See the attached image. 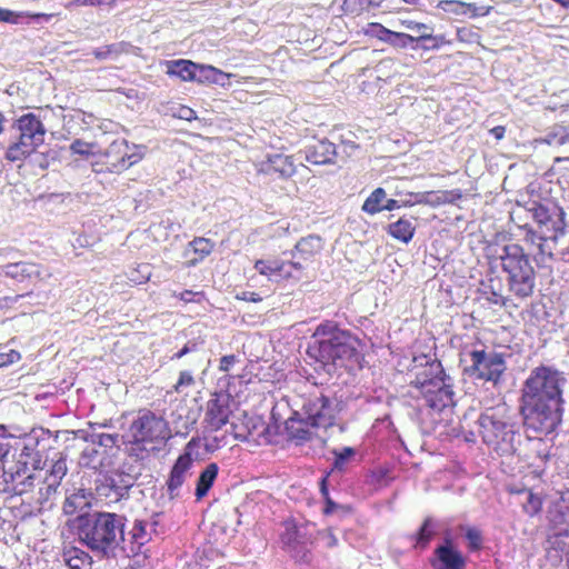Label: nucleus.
<instances>
[{
    "instance_id": "1",
    "label": "nucleus",
    "mask_w": 569,
    "mask_h": 569,
    "mask_svg": "<svg viewBox=\"0 0 569 569\" xmlns=\"http://www.w3.org/2000/svg\"><path fill=\"white\" fill-rule=\"evenodd\" d=\"M566 379L557 369L539 366L522 387V413L528 429L549 435L561 422L562 386Z\"/></svg>"
},
{
    "instance_id": "2",
    "label": "nucleus",
    "mask_w": 569,
    "mask_h": 569,
    "mask_svg": "<svg viewBox=\"0 0 569 569\" xmlns=\"http://www.w3.org/2000/svg\"><path fill=\"white\" fill-rule=\"evenodd\" d=\"M360 341L350 331L341 329L333 321L318 325L308 346L307 355L323 369L352 370L360 365Z\"/></svg>"
},
{
    "instance_id": "3",
    "label": "nucleus",
    "mask_w": 569,
    "mask_h": 569,
    "mask_svg": "<svg viewBox=\"0 0 569 569\" xmlns=\"http://www.w3.org/2000/svg\"><path fill=\"white\" fill-rule=\"evenodd\" d=\"M123 518L116 513L99 512L81 519L78 526V538L89 549L103 556L113 553L124 541Z\"/></svg>"
},
{
    "instance_id": "4",
    "label": "nucleus",
    "mask_w": 569,
    "mask_h": 569,
    "mask_svg": "<svg viewBox=\"0 0 569 569\" xmlns=\"http://www.w3.org/2000/svg\"><path fill=\"white\" fill-rule=\"evenodd\" d=\"M502 271L507 274V286L510 293L523 301L532 297L536 288V271L529 254L516 242L503 247L500 256Z\"/></svg>"
},
{
    "instance_id": "5",
    "label": "nucleus",
    "mask_w": 569,
    "mask_h": 569,
    "mask_svg": "<svg viewBox=\"0 0 569 569\" xmlns=\"http://www.w3.org/2000/svg\"><path fill=\"white\" fill-rule=\"evenodd\" d=\"M429 408L442 411L453 402L452 386L440 361H428L410 383Z\"/></svg>"
},
{
    "instance_id": "6",
    "label": "nucleus",
    "mask_w": 569,
    "mask_h": 569,
    "mask_svg": "<svg viewBox=\"0 0 569 569\" xmlns=\"http://www.w3.org/2000/svg\"><path fill=\"white\" fill-rule=\"evenodd\" d=\"M477 422L481 439L489 448L498 452L512 449L516 425L506 405L486 409Z\"/></svg>"
},
{
    "instance_id": "7",
    "label": "nucleus",
    "mask_w": 569,
    "mask_h": 569,
    "mask_svg": "<svg viewBox=\"0 0 569 569\" xmlns=\"http://www.w3.org/2000/svg\"><path fill=\"white\" fill-rule=\"evenodd\" d=\"M12 129L17 132V137L6 149L4 159L9 162L24 161L43 143L44 124L38 116L29 112L17 118Z\"/></svg>"
},
{
    "instance_id": "8",
    "label": "nucleus",
    "mask_w": 569,
    "mask_h": 569,
    "mask_svg": "<svg viewBox=\"0 0 569 569\" xmlns=\"http://www.w3.org/2000/svg\"><path fill=\"white\" fill-rule=\"evenodd\" d=\"M131 440L138 449H152L164 443L171 437L167 420L150 410L140 411L129 428Z\"/></svg>"
},
{
    "instance_id": "9",
    "label": "nucleus",
    "mask_w": 569,
    "mask_h": 569,
    "mask_svg": "<svg viewBox=\"0 0 569 569\" xmlns=\"http://www.w3.org/2000/svg\"><path fill=\"white\" fill-rule=\"evenodd\" d=\"M468 356L470 365L465 368L467 375L495 385L500 381L506 371V361L502 353L482 348L470 350Z\"/></svg>"
},
{
    "instance_id": "10",
    "label": "nucleus",
    "mask_w": 569,
    "mask_h": 569,
    "mask_svg": "<svg viewBox=\"0 0 569 569\" xmlns=\"http://www.w3.org/2000/svg\"><path fill=\"white\" fill-rule=\"evenodd\" d=\"M300 410L296 411L297 416H306L313 421V425H320L325 429L333 425V408L325 389L316 385L311 386L300 396Z\"/></svg>"
},
{
    "instance_id": "11",
    "label": "nucleus",
    "mask_w": 569,
    "mask_h": 569,
    "mask_svg": "<svg viewBox=\"0 0 569 569\" xmlns=\"http://www.w3.org/2000/svg\"><path fill=\"white\" fill-rule=\"evenodd\" d=\"M253 268L260 276L276 283L298 281L303 273L301 261H295L292 258L283 259L277 256L257 259Z\"/></svg>"
},
{
    "instance_id": "12",
    "label": "nucleus",
    "mask_w": 569,
    "mask_h": 569,
    "mask_svg": "<svg viewBox=\"0 0 569 569\" xmlns=\"http://www.w3.org/2000/svg\"><path fill=\"white\" fill-rule=\"evenodd\" d=\"M140 157L131 151L124 139H118L110 143L101 154V163L111 173H121L139 161Z\"/></svg>"
},
{
    "instance_id": "13",
    "label": "nucleus",
    "mask_w": 569,
    "mask_h": 569,
    "mask_svg": "<svg viewBox=\"0 0 569 569\" xmlns=\"http://www.w3.org/2000/svg\"><path fill=\"white\" fill-rule=\"evenodd\" d=\"M532 218L538 226V233L563 234L566 228L565 212L557 204H536L532 209Z\"/></svg>"
},
{
    "instance_id": "14",
    "label": "nucleus",
    "mask_w": 569,
    "mask_h": 569,
    "mask_svg": "<svg viewBox=\"0 0 569 569\" xmlns=\"http://www.w3.org/2000/svg\"><path fill=\"white\" fill-rule=\"evenodd\" d=\"M550 532L547 540L553 549H562L563 538H569V506L556 503L548 511Z\"/></svg>"
},
{
    "instance_id": "15",
    "label": "nucleus",
    "mask_w": 569,
    "mask_h": 569,
    "mask_svg": "<svg viewBox=\"0 0 569 569\" xmlns=\"http://www.w3.org/2000/svg\"><path fill=\"white\" fill-rule=\"evenodd\" d=\"M283 532L280 535V540L283 547L297 556L298 547L306 543H313V538L308 533V528L313 526L311 522L306 521L298 523L295 518H288L282 522Z\"/></svg>"
},
{
    "instance_id": "16",
    "label": "nucleus",
    "mask_w": 569,
    "mask_h": 569,
    "mask_svg": "<svg viewBox=\"0 0 569 569\" xmlns=\"http://www.w3.org/2000/svg\"><path fill=\"white\" fill-rule=\"evenodd\" d=\"M325 248L323 239L318 234H309L297 241L291 250V258L301 261L302 267L315 263L321 256Z\"/></svg>"
},
{
    "instance_id": "17",
    "label": "nucleus",
    "mask_w": 569,
    "mask_h": 569,
    "mask_svg": "<svg viewBox=\"0 0 569 569\" xmlns=\"http://www.w3.org/2000/svg\"><path fill=\"white\" fill-rule=\"evenodd\" d=\"M435 558L430 560L433 569H466V558L453 547L451 538L435 549Z\"/></svg>"
},
{
    "instance_id": "18",
    "label": "nucleus",
    "mask_w": 569,
    "mask_h": 569,
    "mask_svg": "<svg viewBox=\"0 0 569 569\" xmlns=\"http://www.w3.org/2000/svg\"><path fill=\"white\" fill-rule=\"evenodd\" d=\"M525 230V241L531 244H537L538 252L535 256V259L538 263H545L547 260L552 259L553 249L556 248V242L559 234L550 233H538L536 230L529 227H523Z\"/></svg>"
},
{
    "instance_id": "19",
    "label": "nucleus",
    "mask_w": 569,
    "mask_h": 569,
    "mask_svg": "<svg viewBox=\"0 0 569 569\" xmlns=\"http://www.w3.org/2000/svg\"><path fill=\"white\" fill-rule=\"evenodd\" d=\"M200 70L202 72H208L212 74H222V72L212 66H203V64H197L190 60H173V61H167V74L169 77H177L181 79L182 81H193L196 80L197 70Z\"/></svg>"
},
{
    "instance_id": "20",
    "label": "nucleus",
    "mask_w": 569,
    "mask_h": 569,
    "mask_svg": "<svg viewBox=\"0 0 569 569\" xmlns=\"http://www.w3.org/2000/svg\"><path fill=\"white\" fill-rule=\"evenodd\" d=\"M230 413L228 399L218 396L208 401L204 420L210 429L219 430L227 425Z\"/></svg>"
},
{
    "instance_id": "21",
    "label": "nucleus",
    "mask_w": 569,
    "mask_h": 569,
    "mask_svg": "<svg viewBox=\"0 0 569 569\" xmlns=\"http://www.w3.org/2000/svg\"><path fill=\"white\" fill-rule=\"evenodd\" d=\"M319 428H321L320 425H313L311 419H307L306 416H297L296 412L286 421L289 438L298 442L311 440Z\"/></svg>"
},
{
    "instance_id": "22",
    "label": "nucleus",
    "mask_w": 569,
    "mask_h": 569,
    "mask_svg": "<svg viewBox=\"0 0 569 569\" xmlns=\"http://www.w3.org/2000/svg\"><path fill=\"white\" fill-rule=\"evenodd\" d=\"M262 166L266 173L278 174L282 179L291 178L297 171L293 156L283 153L269 154Z\"/></svg>"
},
{
    "instance_id": "23",
    "label": "nucleus",
    "mask_w": 569,
    "mask_h": 569,
    "mask_svg": "<svg viewBox=\"0 0 569 569\" xmlns=\"http://www.w3.org/2000/svg\"><path fill=\"white\" fill-rule=\"evenodd\" d=\"M214 242L209 238H193L184 251V257L187 258L184 267L191 268L202 262L214 250Z\"/></svg>"
},
{
    "instance_id": "24",
    "label": "nucleus",
    "mask_w": 569,
    "mask_h": 569,
    "mask_svg": "<svg viewBox=\"0 0 569 569\" xmlns=\"http://www.w3.org/2000/svg\"><path fill=\"white\" fill-rule=\"evenodd\" d=\"M192 462V457L189 451H186L177 458L167 480L168 492L171 497L177 495L178 489L186 481L187 473L190 470Z\"/></svg>"
},
{
    "instance_id": "25",
    "label": "nucleus",
    "mask_w": 569,
    "mask_h": 569,
    "mask_svg": "<svg viewBox=\"0 0 569 569\" xmlns=\"http://www.w3.org/2000/svg\"><path fill=\"white\" fill-rule=\"evenodd\" d=\"M3 273L18 282L41 279L42 267L34 262L20 261L4 266Z\"/></svg>"
},
{
    "instance_id": "26",
    "label": "nucleus",
    "mask_w": 569,
    "mask_h": 569,
    "mask_svg": "<svg viewBox=\"0 0 569 569\" xmlns=\"http://www.w3.org/2000/svg\"><path fill=\"white\" fill-rule=\"evenodd\" d=\"M337 157L336 144L327 139L310 146L306 151V160L312 164L333 163Z\"/></svg>"
},
{
    "instance_id": "27",
    "label": "nucleus",
    "mask_w": 569,
    "mask_h": 569,
    "mask_svg": "<svg viewBox=\"0 0 569 569\" xmlns=\"http://www.w3.org/2000/svg\"><path fill=\"white\" fill-rule=\"evenodd\" d=\"M62 560L69 569H91L92 566V557L74 546L63 548Z\"/></svg>"
},
{
    "instance_id": "28",
    "label": "nucleus",
    "mask_w": 569,
    "mask_h": 569,
    "mask_svg": "<svg viewBox=\"0 0 569 569\" xmlns=\"http://www.w3.org/2000/svg\"><path fill=\"white\" fill-rule=\"evenodd\" d=\"M219 472V467L216 462L207 465V467L200 472V476L196 486V499L201 500L204 498L216 481Z\"/></svg>"
},
{
    "instance_id": "29",
    "label": "nucleus",
    "mask_w": 569,
    "mask_h": 569,
    "mask_svg": "<svg viewBox=\"0 0 569 569\" xmlns=\"http://www.w3.org/2000/svg\"><path fill=\"white\" fill-rule=\"evenodd\" d=\"M386 230L387 233L393 239L403 243H408L415 236L416 227L409 219L401 217L396 222L388 224Z\"/></svg>"
},
{
    "instance_id": "30",
    "label": "nucleus",
    "mask_w": 569,
    "mask_h": 569,
    "mask_svg": "<svg viewBox=\"0 0 569 569\" xmlns=\"http://www.w3.org/2000/svg\"><path fill=\"white\" fill-rule=\"evenodd\" d=\"M131 551L137 553L140 548L151 540V531L148 529V522L143 520H136L131 530L129 531Z\"/></svg>"
},
{
    "instance_id": "31",
    "label": "nucleus",
    "mask_w": 569,
    "mask_h": 569,
    "mask_svg": "<svg viewBox=\"0 0 569 569\" xmlns=\"http://www.w3.org/2000/svg\"><path fill=\"white\" fill-rule=\"evenodd\" d=\"M435 536V525L430 517H427L419 530L411 537L415 547L426 549Z\"/></svg>"
},
{
    "instance_id": "32",
    "label": "nucleus",
    "mask_w": 569,
    "mask_h": 569,
    "mask_svg": "<svg viewBox=\"0 0 569 569\" xmlns=\"http://www.w3.org/2000/svg\"><path fill=\"white\" fill-rule=\"evenodd\" d=\"M386 196L387 193L383 188L375 189L370 193V196L365 200L362 204V210L369 214H376L378 212L383 211Z\"/></svg>"
},
{
    "instance_id": "33",
    "label": "nucleus",
    "mask_w": 569,
    "mask_h": 569,
    "mask_svg": "<svg viewBox=\"0 0 569 569\" xmlns=\"http://www.w3.org/2000/svg\"><path fill=\"white\" fill-rule=\"evenodd\" d=\"M519 493L523 495L526 498L521 503L523 512L529 517L539 515L542 510V498L529 489L520 490Z\"/></svg>"
},
{
    "instance_id": "34",
    "label": "nucleus",
    "mask_w": 569,
    "mask_h": 569,
    "mask_svg": "<svg viewBox=\"0 0 569 569\" xmlns=\"http://www.w3.org/2000/svg\"><path fill=\"white\" fill-rule=\"evenodd\" d=\"M429 40L431 41L430 46H423V50H438L443 46H449L452 43L451 40H448L443 34L432 36L431 33L422 32L418 37V41Z\"/></svg>"
},
{
    "instance_id": "35",
    "label": "nucleus",
    "mask_w": 569,
    "mask_h": 569,
    "mask_svg": "<svg viewBox=\"0 0 569 569\" xmlns=\"http://www.w3.org/2000/svg\"><path fill=\"white\" fill-rule=\"evenodd\" d=\"M418 41V37L408 33L391 31L389 44L396 48H407L410 43Z\"/></svg>"
},
{
    "instance_id": "36",
    "label": "nucleus",
    "mask_w": 569,
    "mask_h": 569,
    "mask_svg": "<svg viewBox=\"0 0 569 569\" xmlns=\"http://www.w3.org/2000/svg\"><path fill=\"white\" fill-rule=\"evenodd\" d=\"M392 30L378 22L369 23L366 34L377 38L380 41L388 43Z\"/></svg>"
},
{
    "instance_id": "37",
    "label": "nucleus",
    "mask_w": 569,
    "mask_h": 569,
    "mask_svg": "<svg viewBox=\"0 0 569 569\" xmlns=\"http://www.w3.org/2000/svg\"><path fill=\"white\" fill-rule=\"evenodd\" d=\"M466 539L470 551H478L482 547V533L479 529L469 527L466 530Z\"/></svg>"
},
{
    "instance_id": "38",
    "label": "nucleus",
    "mask_w": 569,
    "mask_h": 569,
    "mask_svg": "<svg viewBox=\"0 0 569 569\" xmlns=\"http://www.w3.org/2000/svg\"><path fill=\"white\" fill-rule=\"evenodd\" d=\"M194 383L196 380L193 375L188 370H183L179 373V378L173 385L172 390L176 393H182L186 389L192 387Z\"/></svg>"
},
{
    "instance_id": "39",
    "label": "nucleus",
    "mask_w": 569,
    "mask_h": 569,
    "mask_svg": "<svg viewBox=\"0 0 569 569\" xmlns=\"http://www.w3.org/2000/svg\"><path fill=\"white\" fill-rule=\"evenodd\" d=\"M333 455H335L333 468L338 469V470H342L345 468L347 461L356 455V451L351 447H345L339 451L335 450Z\"/></svg>"
},
{
    "instance_id": "40",
    "label": "nucleus",
    "mask_w": 569,
    "mask_h": 569,
    "mask_svg": "<svg viewBox=\"0 0 569 569\" xmlns=\"http://www.w3.org/2000/svg\"><path fill=\"white\" fill-rule=\"evenodd\" d=\"M438 8L455 16H463L466 12L463 10V1L459 0H442L438 3Z\"/></svg>"
},
{
    "instance_id": "41",
    "label": "nucleus",
    "mask_w": 569,
    "mask_h": 569,
    "mask_svg": "<svg viewBox=\"0 0 569 569\" xmlns=\"http://www.w3.org/2000/svg\"><path fill=\"white\" fill-rule=\"evenodd\" d=\"M173 297L178 298L180 301L184 303H200L204 299V292L203 291H192V290H183L179 293H173Z\"/></svg>"
},
{
    "instance_id": "42",
    "label": "nucleus",
    "mask_w": 569,
    "mask_h": 569,
    "mask_svg": "<svg viewBox=\"0 0 569 569\" xmlns=\"http://www.w3.org/2000/svg\"><path fill=\"white\" fill-rule=\"evenodd\" d=\"M432 191L427 192H410V199L401 201L402 207H411L415 204H427L429 203V196Z\"/></svg>"
},
{
    "instance_id": "43",
    "label": "nucleus",
    "mask_w": 569,
    "mask_h": 569,
    "mask_svg": "<svg viewBox=\"0 0 569 569\" xmlns=\"http://www.w3.org/2000/svg\"><path fill=\"white\" fill-rule=\"evenodd\" d=\"M67 470L68 469H67L66 459L60 458L53 462L51 470H50V476L53 478L54 482L59 483L62 480V478L66 476Z\"/></svg>"
},
{
    "instance_id": "44",
    "label": "nucleus",
    "mask_w": 569,
    "mask_h": 569,
    "mask_svg": "<svg viewBox=\"0 0 569 569\" xmlns=\"http://www.w3.org/2000/svg\"><path fill=\"white\" fill-rule=\"evenodd\" d=\"M93 147L92 143L77 139L70 144V150L76 154L88 157L93 154Z\"/></svg>"
},
{
    "instance_id": "45",
    "label": "nucleus",
    "mask_w": 569,
    "mask_h": 569,
    "mask_svg": "<svg viewBox=\"0 0 569 569\" xmlns=\"http://www.w3.org/2000/svg\"><path fill=\"white\" fill-rule=\"evenodd\" d=\"M463 10L466 11L463 16L478 18L487 16L490 12L491 7H477L475 3L463 2Z\"/></svg>"
},
{
    "instance_id": "46",
    "label": "nucleus",
    "mask_w": 569,
    "mask_h": 569,
    "mask_svg": "<svg viewBox=\"0 0 569 569\" xmlns=\"http://www.w3.org/2000/svg\"><path fill=\"white\" fill-rule=\"evenodd\" d=\"M118 53H119V49H118L117 44H108V46L101 47L93 51V56L99 60L107 59V58H109L113 54H118Z\"/></svg>"
},
{
    "instance_id": "47",
    "label": "nucleus",
    "mask_w": 569,
    "mask_h": 569,
    "mask_svg": "<svg viewBox=\"0 0 569 569\" xmlns=\"http://www.w3.org/2000/svg\"><path fill=\"white\" fill-rule=\"evenodd\" d=\"M10 448L11 446L8 438H0V477L4 473V463Z\"/></svg>"
},
{
    "instance_id": "48",
    "label": "nucleus",
    "mask_w": 569,
    "mask_h": 569,
    "mask_svg": "<svg viewBox=\"0 0 569 569\" xmlns=\"http://www.w3.org/2000/svg\"><path fill=\"white\" fill-rule=\"evenodd\" d=\"M486 300L490 305L500 306V307H509V303L511 300L508 297H505L498 292L491 291L487 297Z\"/></svg>"
},
{
    "instance_id": "49",
    "label": "nucleus",
    "mask_w": 569,
    "mask_h": 569,
    "mask_svg": "<svg viewBox=\"0 0 569 569\" xmlns=\"http://www.w3.org/2000/svg\"><path fill=\"white\" fill-rule=\"evenodd\" d=\"M31 295V291L22 295H16V296H4L0 298V310L9 309L11 308L19 299Z\"/></svg>"
},
{
    "instance_id": "50",
    "label": "nucleus",
    "mask_w": 569,
    "mask_h": 569,
    "mask_svg": "<svg viewBox=\"0 0 569 569\" xmlns=\"http://www.w3.org/2000/svg\"><path fill=\"white\" fill-rule=\"evenodd\" d=\"M21 14L9 9L0 8V22L17 23Z\"/></svg>"
},
{
    "instance_id": "51",
    "label": "nucleus",
    "mask_w": 569,
    "mask_h": 569,
    "mask_svg": "<svg viewBox=\"0 0 569 569\" xmlns=\"http://www.w3.org/2000/svg\"><path fill=\"white\" fill-rule=\"evenodd\" d=\"M236 361L237 357L234 355L223 356L219 362V370L222 372H228L233 367Z\"/></svg>"
},
{
    "instance_id": "52",
    "label": "nucleus",
    "mask_w": 569,
    "mask_h": 569,
    "mask_svg": "<svg viewBox=\"0 0 569 569\" xmlns=\"http://www.w3.org/2000/svg\"><path fill=\"white\" fill-rule=\"evenodd\" d=\"M236 299L241 300V301H247V302H254V303L262 301V297L259 293L253 292V291H243L241 293H238L236 296Z\"/></svg>"
},
{
    "instance_id": "53",
    "label": "nucleus",
    "mask_w": 569,
    "mask_h": 569,
    "mask_svg": "<svg viewBox=\"0 0 569 569\" xmlns=\"http://www.w3.org/2000/svg\"><path fill=\"white\" fill-rule=\"evenodd\" d=\"M319 535L326 538V546L328 548H335L338 545V539L333 533L332 529H327L325 531H319Z\"/></svg>"
},
{
    "instance_id": "54",
    "label": "nucleus",
    "mask_w": 569,
    "mask_h": 569,
    "mask_svg": "<svg viewBox=\"0 0 569 569\" xmlns=\"http://www.w3.org/2000/svg\"><path fill=\"white\" fill-rule=\"evenodd\" d=\"M60 14V12H50V13H41V12H37V13H33V12H26L24 16L28 17V18H31L33 20H39V19H44V20H50L51 18L53 17H58Z\"/></svg>"
},
{
    "instance_id": "55",
    "label": "nucleus",
    "mask_w": 569,
    "mask_h": 569,
    "mask_svg": "<svg viewBox=\"0 0 569 569\" xmlns=\"http://www.w3.org/2000/svg\"><path fill=\"white\" fill-rule=\"evenodd\" d=\"M325 500V508H323V515L330 516L332 515L337 509L338 505L331 499V497H327Z\"/></svg>"
},
{
    "instance_id": "56",
    "label": "nucleus",
    "mask_w": 569,
    "mask_h": 569,
    "mask_svg": "<svg viewBox=\"0 0 569 569\" xmlns=\"http://www.w3.org/2000/svg\"><path fill=\"white\" fill-rule=\"evenodd\" d=\"M400 208H402L401 201H398L396 199L386 200L385 206H383V210H388V211H391L395 209H400Z\"/></svg>"
},
{
    "instance_id": "57",
    "label": "nucleus",
    "mask_w": 569,
    "mask_h": 569,
    "mask_svg": "<svg viewBox=\"0 0 569 569\" xmlns=\"http://www.w3.org/2000/svg\"><path fill=\"white\" fill-rule=\"evenodd\" d=\"M490 133L497 139L501 140L506 134V127L503 126H496L492 129H490Z\"/></svg>"
},
{
    "instance_id": "58",
    "label": "nucleus",
    "mask_w": 569,
    "mask_h": 569,
    "mask_svg": "<svg viewBox=\"0 0 569 569\" xmlns=\"http://www.w3.org/2000/svg\"><path fill=\"white\" fill-rule=\"evenodd\" d=\"M320 493L323 499L327 497H330L329 489H328V475L322 477L320 480Z\"/></svg>"
},
{
    "instance_id": "59",
    "label": "nucleus",
    "mask_w": 569,
    "mask_h": 569,
    "mask_svg": "<svg viewBox=\"0 0 569 569\" xmlns=\"http://www.w3.org/2000/svg\"><path fill=\"white\" fill-rule=\"evenodd\" d=\"M193 349L189 347V343H186L178 352H176L172 357H171V360H178V359H181L182 357H184L187 353H189L190 351H192Z\"/></svg>"
},
{
    "instance_id": "60",
    "label": "nucleus",
    "mask_w": 569,
    "mask_h": 569,
    "mask_svg": "<svg viewBox=\"0 0 569 569\" xmlns=\"http://www.w3.org/2000/svg\"><path fill=\"white\" fill-rule=\"evenodd\" d=\"M92 1L91 0H72L68 4H66V8L70 7H91Z\"/></svg>"
},
{
    "instance_id": "61",
    "label": "nucleus",
    "mask_w": 569,
    "mask_h": 569,
    "mask_svg": "<svg viewBox=\"0 0 569 569\" xmlns=\"http://www.w3.org/2000/svg\"><path fill=\"white\" fill-rule=\"evenodd\" d=\"M408 29L419 31L420 28H427L425 23L416 22V21H405L402 22Z\"/></svg>"
},
{
    "instance_id": "62",
    "label": "nucleus",
    "mask_w": 569,
    "mask_h": 569,
    "mask_svg": "<svg viewBox=\"0 0 569 569\" xmlns=\"http://www.w3.org/2000/svg\"><path fill=\"white\" fill-rule=\"evenodd\" d=\"M77 242L81 248H88L90 247V243L88 241V237L84 234H81L77 238Z\"/></svg>"
},
{
    "instance_id": "63",
    "label": "nucleus",
    "mask_w": 569,
    "mask_h": 569,
    "mask_svg": "<svg viewBox=\"0 0 569 569\" xmlns=\"http://www.w3.org/2000/svg\"><path fill=\"white\" fill-rule=\"evenodd\" d=\"M183 113L180 116L181 118L186 119V120H191L193 118V110L190 109V108H183L182 109Z\"/></svg>"
},
{
    "instance_id": "64",
    "label": "nucleus",
    "mask_w": 569,
    "mask_h": 569,
    "mask_svg": "<svg viewBox=\"0 0 569 569\" xmlns=\"http://www.w3.org/2000/svg\"><path fill=\"white\" fill-rule=\"evenodd\" d=\"M552 1L565 9H569V0H552Z\"/></svg>"
}]
</instances>
